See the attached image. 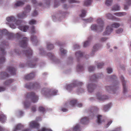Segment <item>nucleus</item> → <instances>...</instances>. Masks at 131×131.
I'll return each mask as SVG.
<instances>
[{
  "mask_svg": "<svg viewBox=\"0 0 131 131\" xmlns=\"http://www.w3.org/2000/svg\"><path fill=\"white\" fill-rule=\"evenodd\" d=\"M98 25L97 26L95 24L92 25L91 28L92 30H94L98 32L101 31L103 29V22L101 18H99L97 20Z\"/></svg>",
  "mask_w": 131,
  "mask_h": 131,
  "instance_id": "nucleus-1",
  "label": "nucleus"
},
{
  "mask_svg": "<svg viewBox=\"0 0 131 131\" xmlns=\"http://www.w3.org/2000/svg\"><path fill=\"white\" fill-rule=\"evenodd\" d=\"M58 92L57 90H49L46 88L43 89L41 91L42 94L48 97L50 95H56Z\"/></svg>",
  "mask_w": 131,
  "mask_h": 131,
  "instance_id": "nucleus-2",
  "label": "nucleus"
},
{
  "mask_svg": "<svg viewBox=\"0 0 131 131\" xmlns=\"http://www.w3.org/2000/svg\"><path fill=\"white\" fill-rule=\"evenodd\" d=\"M10 23H9V26L12 28L13 29H14L15 28V25L13 24V23H16V24L18 25L19 24V23H20V21H17L16 22V19L13 16H11L10 17H8L6 19Z\"/></svg>",
  "mask_w": 131,
  "mask_h": 131,
  "instance_id": "nucleus-3",
  "label": "nucleus"
},
{
  "mask_svg": "<svg viewBox=\"0 0 131 131\" xmlns=\"http://www.w3.org/2000/svg\"><path fill=\"white\" fill-rule=\"evenodd\" d=\"M26 100L30 99L32 102L35 103L38 101V96L36 95L35 93L31 92L27 93L26 95Z\"/></svg>",
  "mask_w": 131,
  "mask_h": 131,
  "instance_id": "nucleus-4",
  "label": "nucleus"
},
{
  "mask_svg": "<svg viewBox=\"0 0 131 131\" xmlns=\"http://www.w3.org/2000/svg\"><path fill=\"white\" fill-rule=\"evenodd\" d=\"M83 84V83L82 82L75 81L73 83L68 85L66 87V89L70 91L73 88L77 86L82 85Z\"/></svg>",
  "mask_w": 131,
  "mask_h": 131,
  "instance_id": "nucleus-5",
  "label": "nucleus"
},
{
  "mask_svg": "<svg viewBox=\"0 0 131 131\" xmlns=\"http://www.w3.org/2000/svg\"><path fill=\"white\" fill-rule=\"evenodd\" d=\"M25 87L28 89H39L40 86L39 84L37 82L33 83H29L26 84Z\"/></svg>",
  "mask_w": 131,
  "mask_h": 131,
  "instance_id": "nucleus-6",
  "label": "nucleus"
},
{
  "mask_svg": "<svg viewBox=\"0 0 131 131\" xmlns=\"http://www.w3.org/2000/svg\"><path fill=\"white\" fill-rule=\"evenodd\" d=\"M30 10V7L29 5H27L25 9V12L22 14H18L17 16L19 19L23 18L26 17V13L29 12Z\"/></svg>",
  "mask_w": 131,
  "mask_h": 131,
  "instance_id": "nucleus-7",
  "label": "nucleus"
},
{
  "mask_svg": "<svg viewBox=\"0 0 131 131\" xmlns=\"http://www.w3.org/2000/svg\"><path fill=\"white\" fill-rule=\"evenodd\" d=\"M5 50H0V64H2L5 62V59L4 56L6 54Z\"/></svg>",
  "mask_w": 131,
  "mask_h": 131,
  "instance_id": "nucleus-8",
  "label": "nucleus"
},
{
  "mask_svg": "<svg viewBox=\"0 0 131 131\" xmlns=\"http://www.w3.org/2000/svg\"><path fill=\"white\" fill-rule=\"evenodd\" d=\"M28 40V39L27 38L24 37L22 38L19 43L20 46L23 48H27V41Z\"/></svg>",
  "mask_w": 131,
  "mask_h": 131,
  "instance_id": "nucleus-9",
  "label": "nucleus"
},
{
  "mask_svg": "<svg viewBox=\"0 0 131 131\" xmlns=\"http://www.w3.org/2000/svg\"><path fill=\"white\" fill-rule=\"evenodd\" d=\"M29 126L31 128L38 129L39 127V124L36 121H34L31 122L29 123Z\"/></svg>",
  "mask_w": 131,
  "mask_h": 131,
  "instance_id": "nucleus-10",
  "label": "nucleus"
},
{
  "mask_svg": "<svg viewBox=\"0 0 131 131\" xmlns=\"http://www.w3.org/2000/svg\"><path fill=\"white\" fill-rule=\"evenodd\" d=\"M7 70L8 72L12 75H15L16 74V69L12 67H8Z\"/></svg>",
  "mask_w": 131,
  "mask_h": 131,
  "instance_id": "nucleus-11",
  "label": "nucleus"
},
{
  "mask_svg": "<svg viewBox=\"0 0 131 131\" xmlns=\"http://www.w3.org/2000/svg\"><path fill=\"white\" fill-rule=\"evenodd\" d=\"M96 87V85L93 83L89 84L87 87L88 91L90 93L93 92Z\"/></svg>",
  "mask_w": 131,
  "mask_h": 131,
  "instance_id": "nucleus-12",
  "label": "nucleus"
},
{
  "mask_svg": "<svg viewBox=\"0 0 131 131\" xmlns=\"http://www.w3.org/2000/svg\"><path fill=\"white\" fill-rule=\"evenodd\" d=\"M113 29L111 26H108L106 28V31L103 34V35H108L112 31Z\"/></svg>",
  "mask_w": 131,
  "mask_h": 131,
  "instance_id": "nucleus-13",
  "label": "nucleus"
},
{
  "mask_svg": "<svg viewBox=\"0 0 131 131\" xmlns=\"http://www.w3.org/2000/svg\"><path fill=\"white\" fill-rule=\"evenodd\" d=\"M97 99L100 101H103L108 99V97L106 95H102L100 93H97L96 95Z\"/></svg>",
  "mask_w": 131,
  "mask_h": 131,
  "instance_id": "nucleus-14",
  "label": "nucleus"
},
{
  "mask_svg": "<svg viewBox=\"0 0 131 131\" xmlns=\"http://www.w3.org/2000/svg\"><path fill=\"white\" fill-rule=\"evenodd\" d=\"M120 78L122 83L123 86V93H125L127 91V89L126 88L125 86L126 82L124 80V78L122 76H121Z\"/></svg>",
  "mask_w": 131,
  "mask_h": 131,
  "instance_id": "nucleus-15",
  "label": "nucleus"
},
{
  "mask_svg": "<svg viewBox=\"0 0 131 131\" xmlns=\"http://www.w3.org/2000/svg\"><path fill=\"white\" fill-rule=\"evenodd\" d=\"M6 117L3 113L1 112L0 113V121L2 123H4L5 122L6 120Z\"/></svg>",
  "mask_w": 131,
  "mask_h": 131,
  "instance_id": "nucleus-16",
  "label": "nucleus"
},
{
  "mask_svg": "<svg viewBox=\"0 0 131 131\" xmlns=\"http://www.w3.org/2000/svg\"><path fill=\"white\" fill-rule=\"evenodd\" d=\"M89 120V118L85 117L81 119V122L82 124L86 125L88 123Z\"/></svg>",
  "mask_w": 131,
  "mask_h": 131,
  "instance_id": "nucleus-17",
  "label": "nucleus"
},
{
  "mask_svg": "<svg viewBox=\"0 0 131 131\" xmlns=\"http://www.w3.org/2000/svg\"><path fill=\"white\" fill-rule=\"evenodd\" d=\"M37 59H36L33 61L28 62V66L31 68H34L36 64L34 62V61H37Z\"/></svg>",
  "mask_w": 131,
  "mask_h": 131,
  "instance_id": "nucleus-18",
  "label": "nucleus"
},
{
  "mask_svg": "<svg viewBox=\"0 0 131 131\" xmlns=\"http://www.w3.org/2000/svg\"><path fill=\"white\" fill-rule=\"evenodd\" d=\"M35 75L34 73H31L26 76L25 77V79L28 80L33 78L35 77Z\"/></svg>",
  "mask_w": 131,
  "mask_h": 131,
  "instance_id": "nucleus-19",
  "label": "nucleus"
},
{
  "mask_svg": "<svg viewBox=\"0 0 131 131\" xmlns=\"http://www.w3.org/2000/svg\"><path fill=\"white\" fill-rule=\"evenodd\" d=\"M25 53L27 57H30L32 55V50H27L25 51Z\"/></svg>",
  "mask_w": 131,
  "mask_h": 131,
  "instance_id": "nucleus-20",
  "label": "nucleus"
},
{
  "mask_svg": "<svg viewBox=\"0 0 131 131\" xmlns=\"http://www.w3.org/2000/svg\"><path fill=\"white\" fill-rule=\"evenodd\" d=\"M111 105L112 103H111L104 105L103 107L104 111L105 112L107 111L110 108Z\"/></svg>",
  "mask_w": 131,
  "mask_h": 131,
  "instance_id": "nucleus-21",
  "label": "nucleus"
},
{
  "mask_svg": "<svg viewBox=\"0 0 131 131\" xmlns=\"http://www.w3.org/2000/svg\"><path fill=\"white\" fill-rule=\"evenodd\" d=\"M100 75V74H99L97 75V76L96 75L92 76L90 78V80L94 81H97V79L99 78V75Z\"/></svg>",
  "mask_w": 131,
  "mask_h": 131,
  "instance_id": "nucleus-22",
  "label": "nucleus"
},
{
  "mask_svg": "<svg viewBox=\"0 0 131 131\" xmlns=\"http://www.w3.org/2000/svg\"><path fill=\"white\" fill-rule=\"evenodd\" d=\"M98 110V109L96 107H94L92 108V110L90 111L91 116H94V114L96 111Z\"/></svg>",
  "mask_w": 131,
  "mask_h": 131,
  "instance_id": "nucleus-23",
  "label": "nucleus"
},
{
  "mask_svg": "<svg viewBox=\"0 0 131 131\" xmlns=\"http://www.w3.org/2000/svg\"><path fill=\"white\" fill-rule=\"evenodd\" d=\"M29 27L28 26H19L18 28L21 31L24 32H26L28 28Z\"/></svg>",
  "mask_w": 131,
  "mask_h": 131,
  "instance_id": "nucleus-24",
  "label": "nucleus"
},
{
  "mask_svg": "<svg viewBox=\"0 0 131 131\" xmlns=\"http://www.w3.org/2000/svg\"><path fill=\"white\" fill-rule=\"evenodd\" d=\"M114 14L117 16L121 17L126 15V13L125 12H117L114 13Z\"/></svg>",
  "mask_w": 131,
  "mask_h": 131,
  "instance_id": "nucleus-25",
  "label": "nucleus"
},
{
  "mask_svg": "<svg viewBox=\"0 0 131 131\" xmlns=\"http://www.w3.org/2000/svg\"><path fill=\"white\" fill-rule=\"evenodd\" d=\"M23 127V126L20 124H19L17 125L13 130V131H17L19 130Z\"/></svg>",
  "mask_w": 131,
  "mask_h": 131,
  "instance_id": "nucleus-26",
  "label": "nucleus"
},
{
  "mask_svg": "<svg viewBox=\"0 0 131 131\" xmlns=\"http://www.w3.org/2000/svg\"><path fill=\"white\" fill-rule=\"evenodd\" d=\"M106 17L109 19H112L114 18L116 19L117 20H119V19L117 18H116L115 17H114L111 14L108 13L106 14Z\"/></svg>",
  "mask_w": 131,
  "mask_h": 131,
  "instance_id": "nucleus-27",
  "label": "nucleus"
},
{
  "mask_svg": "<svg viewBox=\"0 0 131 131\" xmlns=\"http://www.w3.org/2000/svg\"><path fill=\"white\" fill-rule=\"evenodd\" d=\"M1 75L2 77V79H5L6 77L9 76V74L5 72H2Z\"/></svg>",
  "mask_w": 131,
  "mask_h": 131,
  "instance_id": "nucleus-28",
  "label": "nucleus"
},
{
  "mask_svg": "<svg viewBox=\"0 0 131 131\" xmlns=\"http://www.w3.org/2000/svg\"><path fill=\"white\" fill-rule=\"evenodd\" d=\"M102 116L101 115H98L97 116V122L98 124H100L102 122H104L103 120H101Z\"/></svg>",
  "mask_w": 131,
  "mask_h": 131,
  "instance_id": "nucleus-29",
  "label": "nucleus"
},
{
  "mask_svg": "<svg viewBox=\"0 0 131 131\" xmlns=\"http://www.w3.org/2000/svg\"><path fill=\"white\" fill-rule=\"evenodd\" d=\"M120 7L118 5H116L113 6L111 9L112 10L117 11L120 9Z\"/></svg>",
  "mask_w": 131,
  "mask_h": 131,
  "instance_id": "nucleus-30",
  "label": "nucleus"
},
{
  "mask_svg": "<svg viewBox=\"0 0 131 131\" xmlns=\"http://www.w3.org/2000/svg\"><path fill=\"white\" fill-rule=\"evenodd\" d=\"M13 82V80L12 79H9L6 81L4 83V84L6 86L10 85Z\"/></svg>",
  "mask_w": 131,
  "mask_h": 131,
  "instance_id": "nucleus-31",
  "label": "nucleus"
},
{
  "mask_svg": "<svg viewBox=\"0 0 131 131\" xmlns=\"http://www.w3.org/2000/svg\"><path fill=\"white\" fill-rule=\"evenodd\" d=\"M24 3L20 1H18L15 4L14 7H16L17 6H19L23 5Z\"/></svg>",
  "mask_w": 131,
  "mask_h": 131,
  "instance_id": "nucleus-32",
  "label": "nucleus"
},
{
  "mask_svg": "<svg viewBox=\"0 0 131 131\" xmlns=\"http://www.w3.org/2000/svg\"><path fill=\"white\" fill-rule=\"evenodd\" d=\"M77 68L78 72L79 71H82L84 70L83 66L80 65H78L77 66Z\"/></svg>",
  "mask_w": 131,
  "mask_h": 131,
  "instance_id": "nucleus-33",
  "label": "nucleus"
},
{
  "mask_svg": "<svg viewBox=\"0 0 131 131\" xmlns=\"http://www.w3.org/2000/svg\"><path fill=\"white\" fill-rule=\"evenodd\" d=\"M24 108H27L29 107L30 105V103L29 102L26 101L24 103Z\"/></svg>",
  "mask_w": 131,
  "mask_h": 131,
  "instance_id": "nucleus-34",
  "label": "nucleus"
},
{
  "mask_svg": "<svg viewBox=\"0 0 131 131\" xmlns=\"http://www.w3.org/2000/svg\"><path fill=\"white\" fill-rule=\"evenodd\" d=\"M75 56L78 58L82 57L83 55V53L79 51L77 52L75 54Z\"/></svg>",
  "mask_w": 131,
  "mask_h": 131,
  "instance_id": "nucleus-35",
  "label": "nucleus"
},
{
  "mask_svg": "<svg viewBox=\"0 0 131 131\" xmlns=\"http://www.w3.org/2000/svg\"><path fill=\"white\" fill-rule=\"evenodd\" d=\"M73 131H80V126L79 125H76L73 128Z\"/></svg>",
  "mask_w": 131,
  "mask_h": 131,
  "instance_id": "nucleus-36",
  "label": "nucleus"
},
{
  "mask_svg": "<svg viewBox=\"0 0 131 131\" xmlns=\"http://www.w3.org/2000/svg\"><path fill=\"white\" fill-rule=\"evenodd\" d=\"M77 101L76 100H73L71 101L69 103L72 106H73L77 103Z\"/></svg>",
  "mask_w": 131,
  "mask_h": 131,
  "instance_id": "nucleus-37",
  "label": "nucleus"
},
{
  "mask_svg": "<svg viewBox=\"0 0 131 131\" xmlns=\"http://www.w3.org/2000/svg\"><path fill=\"white\" fill-rule=\"evenodd\" d=\"M112 2V0H106L105 4L107 6L111 5Z\"/></svg>",
  "mask_w": 131,
  "mask_h": 131,
  "instance_id": "nucleus-38",
  "label": "nucleus"
},
{
  "mask_svg": "<svg viewBox=\"0 0 131 131\" xmlns=\"http://www.w3.org/2000/svg\"><path fill=\"white\" fill-rule=\"evenodd\" d=\"M120 26L119 23H114L111 25V27L115 28L118 27Z\"/></svg>",
  "mask_w": 131,
  "mask_h": 131,
  "instance_id": "nucleus-39",
  "label": "nucleus"
},
{
  "mask_svg": "<svg viewBox=\"0 0 131 131\" xmlns=\"http://www.w3.org/2000/svg\"><path fill=\"white\" fill-rule=\"evenodd\" d=\"M92 0H87L84 2V5H85L88 6L92 2Z\"/></svg>",
  "mask_w": 131,
  "mask_h": 131,
  "instance_id": "nucleus-40",
  "label": "nucleus"
},
{
  "mask_svg": "<svg viewBox=\"0 0 131 131\" xmlns=\"http://www.w3.org/2000/svg\"><path fill=\"white\" fill-rule=\"evenodd\" d=\"M47 48L50 49L54 48V46L53 45L48 43L47 44Z\"/></svg>",
  "mask_w": 131,
  "mask_h": 131,
  "instance_id": "nucleus-41",
  "label": "nucleus"
},
{
  "mask_svg": "<svg viewBox=\"0 0 131 131\" xmlns=\"http://www.w3.org/2000/svg\"><path fill=\"white\" fill-rule=\"evenodd\" d=\"M47 55L51 59H54V55L51 53H48L47 54Z\"/></svg>",
  "mask_w": 131,
  "mask_h": 131,
  "instance_id": "nucleus-42",
  "label": "nucleus"
},
{
  "mask_svg": "<svg viewBox=\"0 0 131 131\" xmlns=\"http://www.w3.org/2000/svg\"><path fill=\"white\" fill-rule=\"evenodd\" d=\"M38 110L40 112H43L45 111V109L43 107L40 106Z\"/></svg>",
  "mask_w": 131,
  "mask_h": 131,
  "instance_id": "nucleus-43",
  "label": "nucleus"
},
{
  "mask_svg": "<svg viewBox=\"0 0 131 131\" xmlns=\"http://www.w3.org/2000/svg\"><path fill=\"white\" fill-rule=\"evenodd\" d=\"M86 12L84 10H82V14L80 15V16L82 17H84L86 15Z\"/></svg>",
  "mask_w": 131,
  "mask_h": 131,
  "instance_id": "nucleus-44",
  "label": "nucleus"
},
{
  "mask_svg": "<svg viewBox=\"0 0 131 131\" xmlns=\"http://www.w3.org/2000/svg\"><path fill=\"white\" fill-rule=\"evenodd\" d=\"M104 64L103 63H99L97 65V67L98 69H101L104 66Z\"/></svg>",
  "mask_w": 131,
  "mask_h": 131,
  "instance_id": "nucleus-45",
  "label": "nucleus"
},
{
  "mask_svg": "<svg viewBox=\"0 0 131 131\" xmlns=\"http://www.w3.org/2000/svg\"><path fill=\"white\" fill-rule=\"evenodd\" d=\"M36 22V20L34 19H32L29 21V24L30 25L35 24Z\"/></svg>",
  "mask_w": 131,
  "mask_h": 131,
  "instance_id": "nucleus-46",
  "label": "nucleus"
},
{
  "mask_svg": "<svg viewBox=\"0 0 131 131\" xmlns=\"http://www.w3.org/2000/svg\"><path fill=\"white\" fill-rule=\"evenodd\" d=\"M31 40L32 41H37V37L36 36H32L31 37Z\"/></svg>",
  "mask_w": 131,
  "mask_h": 131,
  "instance_id": "nucleus-47",
  "label": "nucleus"
},
{
  "mask_svg": "<svg viewBox=\"0 0 131 131\" xmlns=\"http://www.w3.org/2000/svg\"><path fill=\"white\" fill-rule=\"evenodd\" d=\"M8 39H13L14 38V36L13 34H10L8 36Z\"/></svg>",
  "mask_w": 131,
  "mask_h": 131,
  "instance_id": "nucleus-48",
  "label": "nucleus"
},
{
  "mask_svg": "<svg viewBox=\"0 0 131 131\" xmlns=\"http://www.w3.org/2000/svg\"><path fill=\"white\" fill-rule=\"evenodd\" d=\"M61 54L62 55H64L67 53V51L66 50H61Z\"/></svg>",
  "mask_w": 131,
  "mask_h": 131,
  "instance_id": "nucleus-49",
  "label": "nucleus"
},
{
  "mask_svg": "<svg viewBox=\"0 0 131 131\" xmlns=\"http://www.w3.org/2000/svg\"><path fill=\"white\" fill-rule=\"evenodd\" d=\"M95 67L92 66H90L88 68V71L89 72H91L93 71L95 69Z\"/></svg>",
  "mask_w": 131,
  "mask_h": 131,
  "instance_id": "nucleus-50",
  "label": "nucleus"
},
{
  "mask_svg": "<svg viewBox=\"0 0 131 131\" xmlns=\"http://www.w3.org/2000/svg\"><path fill=\"white\" fill-rule=\"evenodd\" d=\"M31 32L32 33H36L35 30V27L33 26L32 27L31 29Z\"/></svg>",
  "mask_w": 131,
  "mask_h": 131,
  "instance_id": "nucleus-51",
  "label": "nucleus"
},
{
  "mask_svg": "<svg viewBox=\"0 0 131 131\" xmlns=\"http://www.w3.org/2000/svg\"><path fill=\"white\" fill-rule=\"evenodd\" d=\"M31 111L33 112H35L36 111V107L35 105L32 106L31 108Z\"/></svg>",
  "mask_w": 131,
  "mask_h": 131,
  "instance_id": "nucleus-52",
  "label": "nucleus"
},
{
  "mask_svg": "<svg viewBox=\"0 0 131 131\" xmlns=\"http://www.w3.org/2000/svg\"><path fill=\"white\" fill-rule=\"evenodd\" d=\"M113 87L110 86H107L106 87V89L107 91L108 90H114L112 88Z\"/></svg>",
  "mask_w": 131,
  "mask_h": 131,
  "instance_id": "nucleus-53",
  "label": "nucleus"
},
{
  "mask_svg": "<svg viewBox=\"0 0 131 131\" xmlns=\"http://www.w3.org/2000/svg\"><path fill=\"white\" fill-rule=\"evenodd\" d=\"M123 30L122 29L119 28L117 30H116V33L119 34L120 33H121L123 31Z\"/></svg>",
  "mask_w": 131,
  "mask_h": 131,
  "instance_id": "nucleus-54",
  "label": "nucleus"
},
{
  "mask_svg": "<svg viewBox=\"0 0 131 131\" xmlns=\"http://www.w3.org/2000/svg\"><path fill=\"white\" fill-rule=\"evenodd\" d=\"M107 70L108 73H112V69L111 68H107Z\"/></svg>",
  "mask_w": 131,
  "mask_h": 131,
  "instance_id": "nucleus-55",
  "label": "nucleus"
},
{
  "mask_svg": "<svg viewBox=\"0 0 131 131\" xmlns=\"http://www.w3.org/2000/svg\"><path fill=\"white\" fill-rule=\"evenodd\" d=\"M112 121L111 120H110L108 123L105 126L106 128L108 127L111 124Z\"/></svg>",
  "mask_w": 131,
  "mask_h": 131,
  "instance_id": "nucleus-56",
  "label": "nucleus"
},
{
  "mask_svg": "<svg viewBox=\"0 0 131 131\" xmlns=\"http://www.w3.org/2000/svg\"><path fill=\"white\" fill-rule=\"evenodd\" d=\"M92 18H90L89 19H84V20L86 22H90L92 21Z\"/></svg>",
  "mask_w": 131,
  "mask_h": 131,
  "instance_id": "nucleus-57",
  "label": "nucleus"
},
{
  "mask_svg": "<svg viewBox=\"0 0 131 131\" xmlns=\"http://www.w3.org/2000/svg\"><path fill=\"white\" fill-rule=\"evenodd\" d=\"M107 39V38L105 37H102L100 41L101 42H104L106 41Z\"/></svg>",
  "mask_w": 131,
  "mask_h": 131,
  "instance_id": "nucleus-58",
  "label": "nucleus"
},
{
  "mask_svg": "<svg viewBox=\"0 0 131 131\" xmlns=\"http://www.w3.org/2000/svg\"><path fill=\"white\" fill-rule=\"evenodd\" d=\"M47 128L44 127H42L41 128L40 130H39L38 131H47Z\"/></svg>",
  "mask_w": 131,
  "mask_h": 131,
  "instance_id": "nucleus-59",
  "label": "nucleus"
},
{
  "mask_svg": "<svg viewBox=\"0 0 131 131\" xmlns=\"http://www.w3.org/2000/svg\"><path fill=\"white\" fill-rule=\"evenodd\" d=\"M101 45L99 44H96L94 46V49L98 48L99 47H101Z\"/></svg>",
  "mask_w": 131,
  "mask_h": 131,
  "instance_id": "nucleus-60",
  "label": "nucleus"
},
{
  "mask_svg": "<svg viewBox=\"0 0 131 131\" xmlns=\"http://www.w3.org/2000/svg\"><path fill=\"white\" fill-rule=\"evenodd\" d=\"M41 121V117H37L36 118V121L37 122L38 121Z\"/></svg>",
  "mask_w": 131,
  "mask_h": 131,
  "instance_id": "nucleus-61",
  "label": "nucleus"
},
{
  "mask_svg": "<svg viewBox=\"0 0 131 131\" xmlns=\"http://www.w3.org/2000/svg\"><path fill=\"white\" fill-rule=\"evenodd\" d=\"M89 41H87L85 42L84 44V47H86L89 44Z\"/></svg>",
  "mask_w": 131,
  "mask_h": 131,
  "instance_id": "nucleus-62",
  "label": "nucleus"
},
{
  "mask_svg": "<svg viewBox=\"0 0 131 131\" xmlns=\"http://www.w3.org/2000/svg\"><path fill=\"white\" fill-rule=\"evenodd\" d=\"M77 91L79 93H81L84 92L83 89L82 88L79 89Z\"/></svg>",
  "mask_w": 131,
  "mask_h": 131,
  "instance_id": "nucleus-63",
  "label": "nucleus"
},
{
  "mask_svg": "<svg viewBox=\"0 0 131 131\" xmlns=\"http://www.w3.org/2000/svg\"><path fill=\"white\" fill-rule=\"evenodd\" d=\"M110 78L112 80H116V78L115 75H113Z\"/></svg>",
  "mask_w": 131,
  "mask_h": 131,
  "instance_id": "nucleus-64",
  "label": "nucleus"
}]
</instances>
